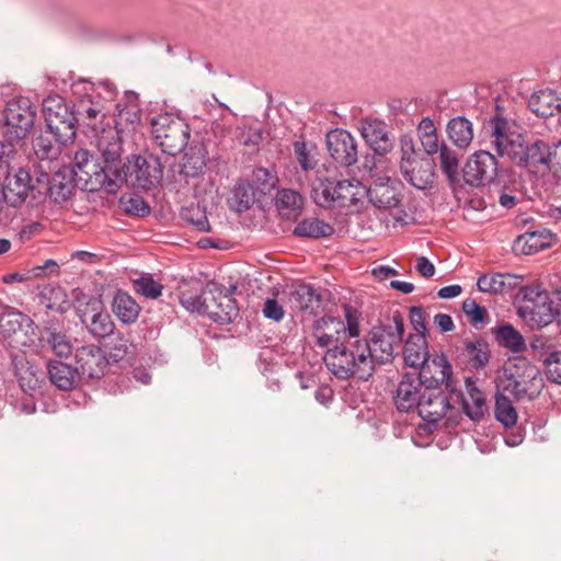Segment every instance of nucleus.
<instances>
[{"label": "nucleus", "instance_id": "052dcab7", "mask_svg": "<svg viewBox=\"0 0 561 561\" xmlns=\"http://www.w3.org/2000/svg\"><path fill=\"white\" fill-rule=\"evenodd\" d=\"M262 313L266 319L279 322L284 318V308L275 298H267L264 301Z\"/></svg>", "mask_w": 561, "mask_h": 561}, {"label": "nucleus", "instance_id": "aec40b11", "mask_svg": "<svg viewBox=\"0 0 561 561\" xmlns=\"http://www.w3.org/2000/svg\"><path fill=\"white\" fill-rule=\"evenodd\" d=\"M400 186L399 181L390 178L378 180L367 188L366 197L377 208H394L400 203Z\"/></svg>", "mask_w": 561, "mask_h": 561}, {"label": "nucleus", "instance_id": "603ef678", "mask_svg": "<svg viewBox=\"0 0 561 561\" xmlns=\"http://www.w3.org/2000/svg\"><path fill=\"white\" fill-rule=\"evenodd\" d=\"M123 210L128 215L145 217L149 215L150 207L145 199L137 195L123 196L119 199Z\"/></svg>", "mask_w": 561, "mask_h": 561}, {"label": "nucleus", "instance_id": "bf43d9fd", "mask_svg": "<svg viewBox=\"0 0 561 561\" xmlns=\"http://www.w3.org/2000/svg\"><path fill=\"white\" fill-rule=\"evenodd\" d=\"M523 302L522 306H530L547 299L548 293L540 285H529L522 288Z\"/></svg>", "mask_w": 561, "mask_h": 561}, {"label": "nucleus", "instance_id": "09e8293b", "mask_svg": "<svg viewBox=\"0 0 561 561\" xmlns=\"http://www.w3.org/2000/svg\"><path fill=\"white\" fill-rule=\"evenodd\" d=\"M181 216L201 232H208L210 230L206 211L199 205L184 208Z\"/></svg>", "mask_w": 561, "mask_h": 561}, {"label": "nucleus", "instance_id": "5fc2aeb1", "mask_svg": "<svg viewBox=\"0 0 561 561\" xmlns=\"http://www.w3.org/2000/svg\"><path fill=\"white\" fill-rule=\"evenodd\" d=\"M462 311L473 324L486 323L489 321V314L485 307L480 306L473 299H466L462 302Z\"/></svg>", "mask_w": 561, "mask_h": 561}, {"label": "nucleus", "instance_id": "e2e57ef3", "mask_svg": "<svg viewBox=\"0 0 561 561\" xmlns=\"http://www.w3.org/2000/svg\"><path fill=\"white\" fill-rule=\"evenodd\" d=\"M47 190L49 196L55 202L59 203L68 199V197L71 194L72 187L70 184H64L61 182L57 183V179L54 178Z\"/></svg>", "mask_w": 561, "mask_h": 561}, {"label": "nucleus", "instance_id": "f03ea898", "mask_svg": "<svg viewBox=\"0 0 561 561\" xmlns=\"http://www.w3.org/2000/svg\"><path fill=\"white\" fill-rule=\"evenodd\" d=\"M485 130L499 157L507 158L535 175L548 174L554 169L556 160L561 158V141L552 147L542 140L525 146L524 137L516 130V125L499 113L490 118Z\"/></svg>", "mask_w": 561, "mask_h": 561}, {"label": "nucleus", "instance_id": "f3484780", "mask_svg": "<svg viewBox=\"0 0 561 561\" xmlns=\"http://www.w3.org/2000/svg\"><path fill=\"white\" fill-rule=\"evenodd\" d=\"M13 373L18 379L21 390L34 398L41 392L43 381L38 367L32 364L24 354L11 355Z\"/></svg>", "mask_w": 561, "mask_h": 561}, {"label": "nucleus", "instance_id": "58836bf2", "mask_svg": "<svg viewBox=\"0 0 561 561\" xmlns=\"http://www.w3.org/2000/svg\"><path fill=\"white\" fill-rule=\"evenodd\" d=\"M335 192V182L317 178L312 184L311 197L318 206L330 208L336 206Z\"/></svg>", "mask_w": 561, "mask_h": 561}, {"label": "nucleus", "instance_id": "b1692460", "mask_svg": "<svg viewBox=\"0 0 561 561\" xmlns=\"http://www.w3.org/2000/svg\"><path fill=\"white\" fill-rule=\"evenodd\" d=\"M9 345L21 350L24 355L26 352L42 354L46 348L45 337L39 327L32 319L18 332L13 341H9Z\"/></svg>", "mask_w": 561, "mask_h": 561}, {"label": "nucleus", "instance_id": "2eb2a0df", "mask_svg": "<svg viewBox=\"0 0 561 561\" xmlns=\"http://www.w3.org/2000/svg\"><path fill=\"white\" fill-rule=\"evenodd\" d=\"M425 387H442L449 392H456V386L453 380L451 365L445 356H437L431 362L427 359L425 364L420 367L419 376L416 377Z\"/></svg>", "mask_w": 561, "mask_h": 561}, {"label": "nucleus", "instance_id": "680f3d73", "mask_svg": "<svg viewBox=\"0 0 561 561\" xmlns=\"http://www.w3.org/2000/svg\"><path fill=\"white\" fill-rule=\"evenodd\" d=\"M500 273L492 275H481L477 280V286L480 291L489 294H500L501 288L499 287Z\"/></svg>", "mask_w": 561, "mask_h": 561}, {"label": "nucleus", "instance_id": "f257e3e1", "mask_svg": "<svg viewBox=\"0 0 561 561\" xmlns=\"http://www.w3.org/2000/svg\"><path fill=\"white\" fill-rule=\"evenodd\" d=\"M404 334V320L399 311L391 319L374 325L363 340H354V353L343 350L334 356L337 371H350L352 378L367 381L376 369V364H387L398 354Z\"/></svg>", "mask_w": 561, "mask_h": 561}, {"label": "nucleus", "instance_id": "6e6552de", "mask_svg": "<svg viewBox=\"0 0 561 561\" xmlns=\"http://www.w3.org/2000/svg\"><path fill=\"white\" fill-rule=\"evenodd\" d=\"M36 112L27 98L8 101L3 111L4 134L13 141L26 137L35 122Z\"/></svg>", "mask_w": 561, "mask_h": 561}, {"label": "nucleus", "instance_id": "c756f323", "mask_svg": "<svg viewBox=\"0 0 561 561\" xmlns=\"http://www.w3.org/2000/svg\"><path fill=\"white\" fill-rule=\"evenodd\" d=\"M404 362L410 367H421L428 359L425 335L410 334L403 346Z\"/></svg>", "mask_w": 561, "mask_h": 561}, {"label": "nucleus", "instance_id": "79ce46f5", "mask_svg": "<svg viewBox=\"0 0 561 561\" xmlns=\"http://www.w3.org/2000/svg\"><path fill=\"white\" fill-rule=\"evenodd\" d=\"M46 347H49L51 353L61 360L72 354L73 346L69 336L56 330H47L45 337Z\"/></svg>", "mask_w": 561, "mask_h": 561}, {"label": "nucleus", "instance_id": "dca6fc26", "mask_svg": "<svg viewBox=\"0 0 561 561\" xmlns=\"http://www.w3.org/2000/svg\"><path fill=\"white\" fill-rule=\"evenodd\" d=\"M31 190H33V185L30 173L22 168L11 169L0 188V203L4 201L16 207L25 202Z\"/></svg>", "mask_w": 561, "mask_h": 561}, {"label": "nucleus", "instance_id": "f704fd0d", "mask_svg": "<svg viewBox=\"0 0 561 561\" xmlns=\"http://www.w3.org/2000/svg\"><path fill=\"white\" fill-rule=\"evenodd\" d=\"M447 134L458 148L465 149L473 139L472 123L462 116L454 117L447 124Z\"/></svg>", "mask_w": 561, "mask_h": 561}, {"label": "nucleus", "instance_id": "0eeeda50", "mask_svg": "<svg viewBox=\"0 0 561 561\" xmlns=\"http://www.w3.org/2000/svg\"><path fill=\"white\" fill-rule=\"evenodd\" d=\"M507 381L504 389L517 400H534L539 396L543 382L537 366L520 358L513 367L506 368Z\"/></svg>", "mask_w": 561, "mask_h": 561}, {"label": "nucleus", "instance_id": "393cba45", "mask_svg": "<svg viewBox=\"0 0 561 561\" xmlns=\"http://www.w3.org/2000/svg\"><path fill=\"white\" fill-rule=\"evenodd\" d=\"M360 133L367 145L376 154L383 156L392 150L393 140L382 122H365L362 126Z\"/></svg>", "mask_w": 561, "mask_h": 561}, {"label": "nucleus", "instance_id": "39448f33", "mask_svg": "<svg viewBox=\"0 0 561 561\" xmlns=\"http://www.w3.org/2000/svg\"><path fill=\"white\" fill-rule=\"evenodd\" d=\"M313 337L317 346L325 348L323 355V362L328 370L341 380H348L352 378L350 371H337V363H333V359L339 360L334 355L342 353L343 350L353 352L354 341L347 340L345 336L344 322L334 317H322L314 321L313 324Z\"/></svg>", "mask_w": 561, "mask_h": 561}, {"label": "nucleus", "instance_id": "37998d69", "mask_svg": "<svg viewBox=\"0 0 561 561\" xmlns=\"http://www.w3.org/2000/svg\"><path fill=\"white\" fill-rule=\"evenodd\" d=\"M31 318L22 312H8L0 317V332L2 336L9 342L13 341L18 332L23 329L24 324Z\"/></svg>", "mask_w": 561, "mask_h": 561}, {"label": "nucleus", "instance_id": "3c124183", "mask_svg": "<svg viewBox=\"0 0 561 561\" xmlns=\"http://www.w3.org/2000/svg\"><path fill=\"white\" fill-rule=\"evenodd\" d=\"M134 289L146 298L157 299L161 296L163 286L150 275H145L134 280Z\"/></svg>", "mask_w": 561, "mask_h": 561}, {"label": "nucleus", "instance_id": "4468645a", "mask_svg": "<svg viewBox=\"0 0 561 561\" xmlns=\"http://www.w3.org/2000/svg\"><path fill=\"white\" fill-rule=\"evenodd\" d=\"M327 148L331 158L340 165L351 167L357 162L355 138L345 129H333L327 134Z\"/></svg>", "mask_w": 561, "mask_h": 561}, {"label": "nucleus", "instance_id": "c85d7f7f", "mask_svg": "<svg viewBox=\"0 0 561 561\" xmlns=\"http://www.w3.org/2000/svg\"><path fill=\"white\" fill-rule=\"evenodd\" d=\"M125 104L118 103L117 108V121L114 127L108 126L107 129L119 130L121 140L123 141L124 130L119 128L123 123L129 124L133 128L140 122L141 110L138 103V95L135 92L125 93Z\"/></svg>", "mask_w": 561, "mask_h": 561}, {"label": "nucleus", "instance_id": "423d86ee", "mask_svg": "<svg viewBox=\"0 0 561 561\" xmlns=\"http://www.w3.org/2000/svg\"><path fill=\"white\" fill-rule=\"evenodd\" d=\"M154 144L163 153L175 156L186 147L190 139V127L180 117L164 113L150 122Z\"/></svg>", "mask_w": 561, "mask_h": 561}, {"label": "nucleus", "instance_id": "a211bd4d", "mask_svg": "<svg viewBox=\"0 0 561 561\" xmlns=\"http://www.w3.org/2000/svg\"><path fill=\"white\" fill-rule=\"evenodd\" d=\"M76 124H83L92 129L96 138L102 135L103 121L105 117V107L100 101H95L91 95L80 99L73 104Z\"/></svg>", "mask_w": 561, "mask_h": 561}, {"label": "nucleus", "instance_id": "f8f14e48", "mask_svg": "<svg viewBox=\"0 0 561 561\" xmlns=\"http://www.w3.org/2000/svg\"><path fill=\"white\" fill-rule=\"evenodd\" d=\"M76 369H78L80 379L99 380L108 367V359L104 352L96 345H83L78 347L75 353Z\"/></svg>", "mask_w": 561, "mask_h": 561}, {"label": "nucleus", "instance_id": "a878e982", "mask_svg": "<svg viewBox=\"0 0 561 561\" xmlns=\"http://www.w3.org/2000/svg\"><path fill=\"white\" fill-rule=\"evenodd\" d=\"M335 190L337 207L355 206L367 195V187L355 179L336 181Z\"/></svg>", "mask_w": 561, "mask_h": 561}, {"label": "nucleus", "instance_id": "13d9d810", "mask_svg": "<svg viewBox=\"0 0 561 561\" xmlns=\"http://www.w3.org/2000/svg\"><path fill=\"white\" fill-rule=\"evenodd\" d=\"M399 142L401 151L400 168L419 159L415 153L413 139L410 135H402Z\"/></svg>", "mask_w": 561, "mask_h": 561}, {"label": "nucleus", "instance_id": "2f4dec72", "mask_svg": "<svg viewBox=\"0 0 561 561\" xmlns=\"http://www.w3.org/2000/svg\"><path fill=\"white\" fill-rule=\"evenodd\" d=\"M528 107L538 117H550L561 108V102L551 90H541L531 94Z\"/></svg>", "mask_w": 561, "mask_h": 561}, {"label": "nucleus", "instance_id": "a18cd8bd", "mask_svg": "<svg viewBox=\"0 0 561 561\" xmlns=\"http://www.w3.org/2000/svg\"><path fill=\"white\" fill-rule=\"evenodd\" d=\"M294 152L301 170L309 171L316 168L318 149L314 144L296 140L294 142Z\"/></svg>", "mask_w": 561, "mask_h": 561}, {"label": "nucleus", "instance_id": "7ed1b4c3", "mask_svg": "<svg viewBox=\"0 0 561 561\" xmlns=\"http://www.w3.org/2000/svg\"><path fill=\"white\" fill-rule=\"evenodd\" d=\"M98 148L103 164L89 150L80 149L73 157L72 173L85 191L95 192L104 188L108 192L113 163L115 164L123 153L119 130L103 129L98 139Z\"/></svg>", "mask_w": 561, "mask_h": 561}, {"label": "nucleus", "instance_id": "412c9836", "mask_svg": "<svg viewBox=\"0 0 561 561\" xmlns=\"http://www.w3.org/2000/svg\"><path fill=\"white\" fill-rule=\"evenodd\" d=\"M46 370L50 383L60 391H72L81 381L78 369L60 359H48Z\"/></svg>", "mask_w": 561, "mask_h": 561}, {"label": "nucleus", "instance_id": "20e7f679", "mask_svg": "<svg viewBox=\"0 0 561 561\" xmlns=\"http://www.w3.org/2000/svg\"><path fill=\"white\" fill-rule=\"evenodd\" d=\"M110 176L108 193H115L124 182L133 188L149 191L160 182L162 167L156 157L133 156L123 165L119 158Z\"/></svg>", "mask_w": 561, "mask_h": 561}, {"label": "nucleus", "instance_id": "9b49d317", "mask_svg": "<svg viewBox=\"0 0 561 561\" xmlns=\"http://www.w3.org/2000/svg\"><path fill=\"white\" fill-rule=\"evenodd\" d=\"M448 393H450L449 390L442 387H425L423 389L417 414L427 423L430 430L431 425H436L451 408Z\"/></svg>", "mask_w": 561, "mask_h": 561}, {"label": "nucleus", "instance_id": "69168bd1", "mask_svg": "<svg viewBox=\"0 0 561 561\" xmlns=\"http://www.w3.org/2000/svg\"><path fill=\"white\" fill-rule=\"evenodd\" d=\"M522 279V276L516 274L500 273L499 287L501 288V295H505L518 287Z\"/></svg>", "mask_w": 561, "mask_h": 561}, {"label": "nucleus", "instance_id": "864d4df0", "mask_svg": "<svg viewBox=\"0 0 561 561\" xmlns=\"http://www.w3.org/2000/svg\"><path fill=\"white\" fill-rule=\"evenodd\" d=\"M234 207L237 211L242 213L251 208L255 197L252 186L249 184H240L233 192Z\"/></svg>", "mask_w": 561, "mask_h": 561}, {"label": "nucleus", "instance_id": "0e129e2a", "mask_svg": "<svg viewBox=\"0 0 561 561\" xmlns=\"http://www.w3.org/2000/svg\"><path fill=\"white\" fill-rule=\"evenodd\" d=\"M253 181L261 191L271 190L274 186L275 175L265 168H257L253 171Z\"/></svg>", "mask_w": 561, "mask_h": 561}, {"label": "nucleus", "instance_id": "72a5a7b5", "mask_svg": "<svg viewBox=\"0 0 561 561\" xmlns=\"http://www.w3.org/2000/svg\"><path fill=\"white\" fill-rule=\"evenodd\" d=\"M67 144L57 140L55 134L46 127L45 130L34 138L33 148L38 159L53 160L59 154L61 146Z\"/></svg>", "mask_w": 561, "mask_h": 561}, {"label": "nucleus", "instance_id": "6ab92c4d", "mask_svg": "<svg viewBox=\"0 0 561 561\" xmlns=\"http://www.w3.org/2000/svg\"><path fill=\"white\" fill-rule=\"evenodd\" d=\"M557 241V236L548 229L526 231L514 240L512 249L516 255H533L551 248Z\"/></svg>", "mask_w": 561, "mask_h": 561}, {"label": "nucleus", "instance_id": "1a4fd4ad", "mask_svg": "<svg viewBox=\"0 0 561 561\" xmlns=\"http://www.w3.org/2000/svg\"><path fill=\"white\" fill-rule=\"evenodd\" d=\"M43 114L46 127L61 142H70L76 136V116L73 107L70 108L60 98H48L43 102Z\"/></svg>", "mask_w": 561, "mask_h": 561}, {"label": "nucleus", "instance_id": "49530a36", "mask_svg": "<svg viewBox=\"0 0 561 561\" xmlns=\"http://www.w3.org/2000/svg\"><path fill=\"white\" fill-rule=\"evenodd\" d=\"M495 416L496 420L505 427H511L516 424L517 412L512 401L503 394H499L495 400Z\"/></svg>", "mask_w": 561, "mask_h": 561}, {"label": "nucleus", "instance_id": "ea45409f", "mask_svg": "<svg viewBox=\"0 0 561 561\" xmlns=\"http://www.w3.org/2000/svg\"><path fill=\"white\" fill-rule=\"evenodd\" d=\"M494 333L499 344L511 352L522 353L526 350L525 339L512 324L501 325Z\"/></svg>", "mask_w": 561, "mask_h": 561}, {"label": "nucleus", "instance_id": "de8ad7c7", "mask_svg": "<svg viewBox=\"0 0 561 561\" xmlns=\"http://www.w3.org/2000/svg\"><path fill=\"white\" fill-rule=\"evenodd\" d=\"M439 161L440 168L446 174L448 181H456L459 170V160L457 153L448 146L443 144L439 150Z\"/></svg>", "mask_w": 561, "mask_h": 561}, {"label": "nucleus", "instance_id": "4c0bfd02", "mask_svg": "<svg viewBox=\"0 0 561 561\" xmlns=\"http://www.w3.org/2000/svg\"><path fill=\"white\" fill-rule=\"evenodd\" d=\"M93 310L95 312L90 318H88L87 313L81 316V322L85 324L88 331L94 337L103 339L111 335L115 328L111 316L106 312L96 311L95 308H93Z\"/></svg>", "mask_w": 561, "mask_h": 561}, {"label": "nucleus", "instance_id": "4d7b16f0", "mask_svg": "<svg viewBox=\"0 0 561 561\" xmlns=\"http://www.w3.org/2000/svg\"><path fill=\"white\" fill-rule=\"evenodd\" d=\"M204 289L198 295H193L188 291L181 293L180 304L190 312H197L203 314L204 311Z\"/></svg>", "mask_w": 561, "mask_h": 561}, {"label": "nucleus", "instance_id": "a19ab883", "mask_svg": "<svg viewBox=\"0 0 561 561\" xmlns=\"http://www.w3.org/2000/svg\"><path fill=\"white\" fill-rule=\"evenodd\" d=\"M465 354L470 366L480 369L486 366L490 360V347L483 340L468 341L465 343Z\"/></svg>", "mask_w": 561, "mask_h": 561}, {"label": "nucleus", "instance_id": "bb28decb", "mask_svg": "<svg viewBox=\"0 0 561 561\" xmlns=\"http://www.w3.org/2000/svg\"><path fill=\"white\" fill-rule=\"evenodd\" d=\"M519 314L531 325L545 327L556 319L553 300L547 296V299H541L540 302H535L530 306H520Z\"/></svg>", "mask_w": 561, "mask_h": 561}, {"label": "nucleus", "instance_id": "6e6d98bb", "mask_svg": "<svg viewBox=\"0 0 561 561\" xmlns=\"http://www.w3.org/2000/svg\"><path fill=\"white\" fill-rule=\"evenodd\" d=\"M547 378L561 385V352H552L545 360Z\"/></svg>", "mask_w": 561, "mask_h": 561}, {"label": "nucleus", "instance_id": "4be33fe9", "mask_svg": "<svg viewBox=\"0 0 561 561\" xmlns=\"http://www.w3.org/2000/svg\"><path fill=\"white\" fill-rule=\"evenodd\" d=\"M424 386L416 377L405 375L397 387L394 404L401 412L419 409Z\"/></svg>", "mask_w": 561, "mask_h": 561}, {"label": "nucleus", "instance_id": "473e14b6", "mask_svg": "<svg viewBox=\"0 0 561 561\" xmlns=\"http://www.w3.org/2000/svg\"><path fill=\"white\" fill-rule=\"evenodd\" d=\"M289 302L297 310L313 313L319 307L320 296L311 285L298 284L290 291Z\"/></svg>", "mask_w": 561, "mask_h": 561}, {"label": "nucleus", "instance_id": "338daca9", "mask_svg": "<svg viewBox=\"0 0 561 561\" xmlns=\"http://www.w3.org/2000/svg\"><path fill=\"white\" fill-rule=\"evenodd\" d=\"M410 320H411V324L413 325L414 330L416 331L415 334L425 335L426 324L424 321V310L422 307H416V306L411 307Z\"/></svg>", "mask_w": 561, "mask_h": 561}, {"label": "nucleus", "instance_id": "c03bdc74", "mask_svg": "<svg viewBox=\"0 0 561 561\" xmlns=\"http://www.w3.org/2000/svg\"><path fill=\"white\" fill-rule=\"evenodd\" d=\"M302 203V196L294 190L283 188L276 194V207L284 216H290L300 210Z\"/></svg>", "mask_w": 561, "mask_h": 561}, {"label": "nucleus", "instance_id": "e433bc0d", "mask_svg": "<svg viewBox=\"0 0 561 561\" xmlns=\"http://www.w3.org/2000/svg\"><path fill=\"white\" fill-rule=\"evenodd\" d=\"M334 228L319 218H306L294 228V234L302 238L319 239L332 236Z\"/></svg>", "mask_w": 561, "mask_h": 561}, {"label": "nucleus", "instance_id": "9d476101", "mask_svg": "<svg viewBox=\"0 0 561 561\" xmlns=\"http://www.w3.org/2000/svg\"><path fill=\"white\" fill-rule=\"evenodd\" d=\"M204 311L207 316L218 323H230L238 316L239 310L236 300L231 295L224 293V286L208 284L204 288Z\"/></svg>", "mask_w": 561, "mask_h": 561}, {"label": "nucleus", "instance_id": "cd10ccee", "mask_svg": "<svg viewBox=\"0 0 561 561\" xmlns=\"http://www.w3.org/2000/svg\"><path fill=\"white\" fill-rule=\"evenodd\" d=\"M461 398L462 409L466 415L477 422L480 421L486 411V400L484 393L479 390L473 382L467 380V394L456 393Z\"/></svg>", "mask_w": 561, "mask_h": 561}, {"label": "nucleus", "instance_id": "774afa93", "mask_svg": "<svg viewBox=\"0 0 561 561\" xmlns=\"http://www.w3.org/2000/svg\"><path fill=\"white\" fill-rule=\"evenodd\" d=\"M420 140L424 151L427 154L432 156L436 152H439L442 145L438 142L437 134L420 137Z\"/></svg>", "mask_w": 561, "mask_h": 561}, {"label": "nucleus", "instance_id": "ddd939ff", "mask_svg": "<svg viewBox=\"0 0 561 561\" xmlns=\"http://www.w3.org/2000/svg\"><path fill=\"white\" fill-rule=\"evenodd\" d=\"M497 169L496 158L486 150H479L468 159L463 169V178L472 186L483 185L495 179Z\"/></svg>", "mask_w": 561, "mask_h": 561}, {"label": "nucleus", "instance_id": "8fccbe9b", "mask_svg": "<svg viewBox=\"0 0 561 561\" xmlns=\"http://www.w3.org/2000/svg\"><path fill=\"white\" fill-rule=\"evenodd\" d=\"M344 330H345V336L347 340L354 341V340H360V319L362 313L354 308L353 306L345 305L344 306Z\"/></svg>", "mask_w": 561, "mask_h": 561}, {"label": "nucleus", "instance_id": "5701e85b", "mask_svg": "<svg viewBox=\"0 0 561 561\" xmlns=\"http://www.w3.org/2000/svg\"><path fill=\"white\" fill-rule=\"evenodd\" d=\"M405 181L413 187L424 191L434 184L435 165L428 158H420L412 163L400 168Z\"/></svg>", "mask_w": 561, "mask_h": 561}, {"label": "nucleus", "instance_id": "c9c22d12", "mask_svg": "<svg viewBox=\"0 0 561 561\" xmlns=\"http://www.w3.org/2000/svg\"><path fill=\"white\" fill-rule=\"evenodd\" d=\"M207 151L204 146H194L183 157L180 173L185 178H195L206 168Z\"/></svg>", "mask_w": 561, "mask_h": 561}, {"label": "nucleus", "instance_id": "7c9ffc66", "mask_svg": "<svg viewBox=\"0 0 561 561\" xmlns=\"http://www.w3.org/2000/svg\"><path fill=\"white\" fill-rule=\"evenodd\" d=\"M112 310L121 322L131 324L139 317L140 306L129 294L118 290L113 298Z\"/></svg>", "mask_w": 561, "mask_h": 561}]
</instances>
